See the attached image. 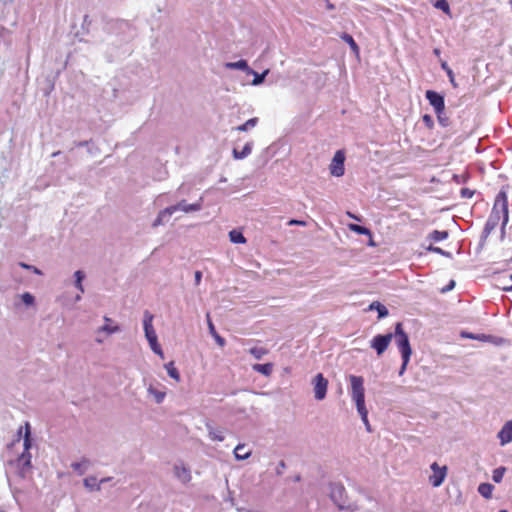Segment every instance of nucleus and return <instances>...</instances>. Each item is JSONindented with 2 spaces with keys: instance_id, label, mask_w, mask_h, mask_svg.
<instances>
[{
  "instance_id": "obj_1",
  "label": "nucleus",
  "mask_w": 512,
  "mask_h": 512,
  "mask_svg": "<svg viewBox=\"0 0 512 512\" xmlns=\"http://www.w3.org/2000/svg\"><path fill=\"white\" fill-rule=\"evenodd\" d=\"M501 214H503L502 232H504V228L509 220V211L507 194L502 190L497 194L492 211L485 222L482 231L483 238H488L491 232L497 227Z\"/></svg>"
},
{
  "instance_id": "obj_2",
  "label": "nucleus",
  "mask_w": 512,
  "mask_h": 512,
  "mask_svg": "<svg viewBox=\"0 0 512 512\" xmlns=\"http://www.w3.org/2000/svg\"><path fill=\"white\" fill-rule=\"evenodd\" d=\"M351 397L355 402L357 412L359 413L363 424L368 432H371V426L368 420V410L365 404L364 379L362 376L350 375Z\"/></svg>"
},
{
  "instance_id": "obj_3",
  "label": "nucleus",
  "mask_w": 512,
  "mask_h": 512,
  "mask_svg": "<svg viewBox=\"0 0 512 512\" xmlns=\"http://www.w3.org/2000/svg\"><path fill=\"white\" fill-rule=\"evenodd\" d=\"M396 346L401 354L402 364L399 368L398 374L402 376L409 364L412 348L410 345L409 335L405 332L402 322L396 323Z\"/></svg>"
},
{
  "instance_id": "obj_4",
  "label": "nucleus",
  "mask_w": 512,
  "mask_h": 512,
  "mask_svg": "<svg viewBox=\"0 0 512 512\" xmlns=\"http://www.w3.org/2000/svg\"><path fill=\"white\" fill-rule=\"evenodd\" d=\"M329 497L334 505L339 510L350 509V503L348 502L346 489L340 482L329 483Z\"/></svg>"
},
{
  "instance_id": "obj_5",
  "label": "nucleus",
  "mask_w": 512,
  "mask_h": 512,
  "mask_svg": "<svg viewBox=\"0 0 512 512\" xmlns=\"http://www.w3.org/2000/svg\"><path fill=\"white\" fill-rule=\"evenodd\" d=\"M393 338L396 340V325L394 326V332L373 336L370 340V347L378 356H381L387 350Z\"/></svg>"
},
{
  "instance_id": "obj_6",
  "label": "nucleus",
  "mask_w": 512,
  "mask_h": 512,
  "mask_svg": "<svg viewBox=\"0 0 512 512\" xmlns=\"http://www.w3.org/2000/svg\"><path fill=\"white\" fill-rule=\"evenodd\" d=\"M345 152L343 150H337L332 158L329 166L330 173L334 177H341L345 173Z\"/></svg>"
},
{
  "instance_id": "obj_7",
  "label": "nucleus",
  "mask_w": 512,
  "mask_h": 512,
  "mask_svg": "<svg viewBox=\"0 0 512 512\" xmlns=\"http://www.w3.org/2000/svg\"><path fill=\"white\" fill-rule=\"evenodd\" d=\"M312 384L315 399L318 401L325 399L328 389V380L324 375L322 373L316 374L313 378Z\"/></svg>"
},
{
  "instance_id": "obj_8",
  "label": "nucleus",
  "mask_w": 512,
  "mask_h": 512,
  "mask_svg": "<svg viewBox=\"0 0 512 512\" xmlns=\"http://www.w3.org/2000/svg\"><path fill=\"white\" fill-rule=\"evenodd\" d=\"M201 209H202V198H200L199 201H197L195 203H191V204L187 203L186 200H181L180 202H178L175 205L166 207V212L168 213L169 210H171L173 214L177 211L191 213V212L199 211Z\"/></svg>"
},
{
  "instance_id": "obj_9",
  "label": "nucleus",
  "mask_w": 512,
  "mask_h": 512,
  "mask_svg": "<svg viewBox=\"0 0 512 512\" xmlns=\"http://www.w3.org/2000/svg\"><path fill=\"white\" fill-rule=\"evenodd\" d=\"M425 98L433 107L435 113L445 110V97L442 93L435 90H427L425 92Z\"/></svg>"
},
{
  "instance_id": "obj_10",
  "label": "nucleus",
  "mask_w": 512,
  "mask_h": 512,
  "mask_svg": "<svg viewBox=\"0 0 512 512\" xmlns=\"http://www.w3.org/2000/svg\"><path fill=\"white\" fill-rule=\"evenodd\" d=\"M430 468L433 473L429 477V482L433 487H439L445 480L447 475V467H440L436 462H433Z\"/></svg>"
},
{
  "instance_id": "obj_11",
  "label": "nucleus",
  "mask_w": 512,
  "mask_h": 512,
  "mask_svg": "<svg viewBox=\"0 0 512 512\" xmlns=\"http://www.w3.org/2000/svg\"><path fill=\"white\" fill-rule=\"evenodd\" d=\"M174 476L184 485L188 484L191 479V470L189 466L182 461L176 462L173 466Z\"/></svg>"
},
{
  "instance_id": "obj_12",
  "label": "nucleus",
  "mask_w": 512,
  "mask_h": 512,
  "mask_svg": "<svg viewBox=\"0 0 512 512\" xmlns=\"http://www.w3.org/2000/svg\"><path fill=\"white\" fill-rule=\"evenodd\" d=\"M153 318L154 316L149 312L145 311L143 316V328L145 333V338L147 341H154L158 339L155 329L153 327Z\"/></svg>"
},
{
  "instance_id": "obj_13",
  "label": "nucleus",
  "mask_w": 512,
  "mask_h": 512,
  "mask_svg": "<svg viewBox=\"0 0 512 512\" xmlns=\"http://www.w3.org/2000/svg\"><path fill=\"white\" fill-rule=\"evenodd\" d=\"M497 437L501 446H505L512 442V419L505 422L499 430Z\"/></svg>"
},
{
  "instance_id": "obj_14",
  "label": "nucleus",
  "mask_w": 512,
  "mask_h": 512,
  "mask_svg": "<svg viewBox=\"0 0 512 512\" xmlns=\"http://www.w3.org/2000/svg\"><path fill=\"white\" fill-rule=\"evenodd\" d=\"M224 67L229 70H240L245 72L247 75H250V73H254V70L248 65L247 60L240 59L235 62H226L224 64Z\"/></svg>"
},
{
  "instance_id": "obj_15",
  "label": "nucleus",
  "mask_w": 512,
  "mask_h": 512,
  "mask_svg": "<svg viewBox=\"0 0 512 512\" xmlns=\"http://www.w3.org/2000/svg\"><path fill=\"white\" fill-rule=\"evenodd\" d=\"M253 143L247 142L241 150L233 148L232 155L236 160H242L248 157L252 152Z\"/></svg>"
},
{
  "instance_id": "obj_16",
  "label": "nucleus",
  "mask_w": 512,
  "mask_h": 512,
  "mask_svg": "<svg viewBox=\"0 0 512 512\" xmlns=\"http://www.w3.org/2000/svg\"><path fill=\"white\" fill-rule=\"evenodd\" d=\"M368 310L376 311L378 314V316H377L378 319H383L389 315V310L387 309V307L379 301H373L368 306Z\"/></svg>"
},
{
  "instance_id": "obj_17",
  "label": "nucleus",
  "mask_w": 512,
  "mask_h": 512,
  "mask_svg": "<svg viewBox=\"0 0 512 512\" xmlns=\"http://www.w3.org/2000/svg\"><path fill=\"white\" fill-rule=\"evenodd\" d=\"M252 369L255 372H258L266 377H269L273 372V363L267 362V363H256L252 365Z\"/></svg>"
},
{
  "instance_id": "obj_18",
  "label": "nucleus",
  "mask_w": 512,
  "mask_h": 512,
  "mask_svg": "<svg viewBox=\"0 0 512 512\" xmlns=\"http://www.w3.org/2000/svg\"><path fill=\"white\" fill-rule=\"evenodd\" d=\"M207 317H209V314H207ZM208 328H209V333L212 335V337L214 338L216 343L220 347H224L226 344V340L218 334V332L216 331V328H215L214 324L212 323V321L210 320V318H208Z\"/></svg>"
},
{
  "instance_id": "obj_19",
  "label": "nucleus",
  "mask_w": 512,
  "mask_h": 512,
  "mask_svg": "<svg viewBox=\"0 0 512 512\" xmlns=\"http://www.w3.org/2000/svg\"><path fill=\"white\" fill-rule=\"evenodd\" d=\"M229 240L233 244H244V243H246V238L243 235L242 231L239 230V229H232L229 232Z\"/></svg>"
},
{
  "instance_id": "obj_20",
  "label": "nucleus",
  "mask_w": 512,
  "mask_h": 512,
  "mask_svg": "<svg viewBox=\"0 0 512 512\" xmlns=\"http://www.w3.org/2000/svg\"><path fill=\"white\" fill-rule=\"evenodd\" d=\"M440 66H441V69L445 71V73L447 74V77L449 78V82L451 83V85L454 87V88H457L458 87V84L455 80V75H454V72L453 70L449 67L447 61L445 60H442L440 59Z\"/></svg>"
},
{
  "instance_id": "obj_21",
  "label": "nucleus",
  "mask_w": 512,
  "mask_h": 512,
  "mask_svg": "<svg viewBox=\"0 0 512 512\" xmlns=\"http://www.w3.org/2000/svg\"><path fill=\"white\" fill-rule=\"evenodd\" d=\"M83 482L84 486L90 491H99L101 488L100 482L95 476H88Z\"/></svg>"
},
{
  "instance_id": "obj_22",
  "label": "nucleus",
  "mask_w": 512,
  "mask_h": 512,
  "mask_svg": "<svg viewBox=\"0 0 512 512\" xmlns=\"http://www.w3.org/2000/svg\"><path fill=\"white\" fill-rule=\"evenodd\" d=\"M449 232L447 230H433L429 233L428 239L433 242H440L447 239Z\"/></svg>"
},
{
  "instance_id": "obj_23",
  "label": "nucleus",
  "mask_w": 512,
  "mask_h": 512,
  "mask_svg": "<svg viewBox=\"0 0 512 512\" xmlns=\"http://www.w3.org/2000/svg\"><path fill=\"white\" fill-rule=\"evenodd\" d=\"M25 435H24V439H23V446H24V450L23 451H26V452H29V450L31 449L32 445H33V439L31 437V428H30V424L28 422L25 423Z\"/></svg>"
},
{
  "instance_id": "obj_24",
  "label": "nucleus",
  "mask_w": 512,
  "mask_h": 512,
  "mask_svg": "<svg viewBox=\"0 0 512 512\" xmlns=\"http://www.w3.org/2000/svg\"><path fill=\"white\" fill-rule=\"evenodd\" d=\"M89 464H90V461L88 459H86V458H83L79 462L71 463V468L75 472H77L79 475H83L86 472L87 467H88Z\"/></svg>"
},
{
  "instance_id": "obj_25",
  "label": "nucleus",
  "mask_w": 512,
  "mask_h": 512,
  "mask_svg": "<svg viewBox=\"0 0 512 512\" xmlns=\"http://www.w3.org/2000/svg\"><path fill=\"white\" fill-rule=\"evenodd\" d=\"M348 228L350 231L355 232L358 235H364V236H371L372 232L371 230L363 225L351 223L348 225Z\"/></svg>"
},
{
  "instance_id": "obj_26",
  "label": "nucleus",
  "mask_w": 512,
  "mask_h": 512,
  "mask_svg": "<svg viewBox=\"0 0 512 512\" xmlns=\"http://www.w3.org/2000/svg\"><path fill=\"white\" fill-rule=\"evenodd\" d=\"M86 275L82 270H77L74 272V286L79 290L80 293H84L83 281Z\"/></svg>"
},
{
  "instance_id": "obj_27",
  "label": "nucleus",
  "mask_w": 512,
  "mask_h": 512,
  "mask_svg": "<svg viewBox=\"0 0 512 512\" xmlns=\"http://www.w3.org/2000/svg\"><path fill=\"white\" fill-rule=\"evenodd\" d=\"M173 215L172 211L169 210V212H166V208L161 210L155 220L153 221V226L157 227L159 225H162L164 222H167L169 218Z\"/></svg>"
},
{
  "instance_id": "obj_28",
  "label": "nucleus",
  "mask_w": 512,
  "mask_h": 512,
  "mask_svg": "<svg viewBox=\"0 0 512 512\" xmlns=\"http://www.w3.org/2000/svg\"><path fill=\"white\" fill-rule=\"evenodd\" d=\"M104 320H105V324L99 328V331L106 332L107 334L110 335V334H114L116 332H119L121 330L120 326H118V325H110L109 324L111 322L110 318L105 316Z\"/></svg>"
},
{
  "instance_id": "obj_29",
  "label": "nucleus",
  "mask_w": 512,
  "mask_h": 512,
  "mask_svg": "<svg viewBox=\"0 0 512 512\" xmlns=\"http://www.w3.org/2000/svg\"><path fill=\"white\" fill-rule=\"evenodd\" d=\"M233 453L237 460H245L250 456V451L246 450L245 445L242 444H238Z\"/></svg>"
},
{
  "instance_id": "obj_30",
  "label": "nucleus",
  "mask_w": 512,
  "mask_h": 512,
  "mask_svg": "<svg viewBox=\"0 0 512 512\" xmlns=\"http://www.w3.org/2000/svg\"><path fill=\"white\" fill-rule=\"evenodd\" d=\"M249 354L252 355L256 360H261L265 355L269 353V350L265 347H251L248 350Z\"/></svg>"
},
{
  "instance_id": "obj_31",
  "label": "nucleus",
  "mask_w": 512,
  "mask_h": 512,
  "mask_svg": "<svg viewBox=\"0 0 512 512\" xmlns=\"http://www.w3.org/2000/svg\"><path fill=\"white\" fill-rule=\"evenodd\" d=\"M493 489H494V486L492 484H490V483H481L478 486V493L482 497L488 499V498L491 497Z\"/></svg>"
},
{
  "instance_id": "obj_32",
  "label": "nucleus",
  "mask_w": 512,
  "mask_h": 512,
  "mask_svg": "<svg viewBox=\"0 0 512 512\" xmlns=\"http://www.w3.org/2000/svg\"><path fill=\"white\" fill-rule=\"evenodd\" d=\"M31 454L30 452L23 451L18 457V463L22 469H28L31 467Z\"/></svg>"
},
{
  "instance_id": "obj_33",
  "label": "nucleus",
  "mask_w": 512,
  "mask_h": 512,
  "mask_svg": "<svg viewBox=\"0 0 512 512\" xmlns=\"http://www.w3.org/2000/svg\"><path fill=\"white\" fill-rule=\"evenodd\" d=\"M340 38L349 45V47L351 48L352 51H354L356 53L359 52V46L356 43V41L354 40L352 35H350L349 33L343 32L341 34Z\"/></svg>"
},
{
  "instance_id": "obj_34",
  "label": "nucleus",
  "mask_w": 512,
  "mask_h": 512,
  "mask_svg": "<svg viewBox=\"0 0 512 512\" xmlns=\"http://www.w3.org/2000/svg\"><path fill=\"white\" fill-rule=\"evenodd\" d=\"M257 123H258V118L253 117V118L248 119L245 123L237 126L235 128V130L240 131V132H246L249 129L254 128L257 125Z\"/></svg>"
},
{
  "instance_id": "obj_35",
  "label": "nucleus",
  "mask_w": 512,
  "mask_h": 512,
  "mask_svg": "<svg viewBox=\"0 0 512 512\" xmlns=\"http://www.w3.org/2000/svg\"><path fill=\"white\" fill-rule=\"evenodd\" d=\"M268 73H269L268 69L264 70L261 73H258L254 70V73H250V75H253L252 85H254V86L261 85L265 81Z\"/></svg>"
},
{
  "instance_id": "obj_36",
  "label": "nucleus",
  "mask_w": 512,
  "mask_h": 512,
  "mask_svg": "<svg viewBox=\"0 0 512 512\" xmlns=\"http://www.w3.org/2000/svg\"><path fill=\"white\" fill-rule=\"evenodd\" d=\"M165 369H166L169 377H171L172 379H174L176 381L180 380V373H179L178 369L175 367L174 362L171 361V362H168L167 364H165Z\"/></svg>"
},
{
  "instance_id": "obj_37",
  "label": "nucleus",
  "mask_w": 512,
  "mask_h": 512,
  "mask_svg": "<svg viewBox=\"0 0 512 512\" xmlns=\"http://www.w3.org/2000/svg\"><path fill=\"white\" fill-rule=\"evenodd\" d=\"M208 431H209V437L218 442H222L225 439L224 433L220 429H213L211 426L207 425Z\"/></svg>"
},
{
  "instance_id": "obj_38",
  "label": "nucleus",
  "mask_w": 512,
  "mask_h": 512,
  "mask_svg": "<svg viewBox=\"0 0 512 512\" xmlns=\"http://www.w3.org/2000/svg\"><path fill=\"white\" fill-rule=\"evenodd\" d=\"M426 250L428 252H432V253H436V254H439V255H442L446 258H449V259H452L453 258V254L449 251H446V250H443L442 248L438 247V246H434L433 244H430Z\"/></svg>"
},
{
  "instance_id": "obj_39",
  "label": "nucleus",
  "mask_w": 512,
  "mask_h": 512,
  "mask_svg": "<svg viewBox=\"0 0 512 512\" xmlns=\"http://www.w3.org/2000/svg\"><path fill=\"white\" fill-rule=\"evenodd\" d=\"M461 337L466 339L478 340L482 342H486L487 334H474L468 331H462Z\"/></svg>"
},
{
  "instance_id": "obj_40",
  "label": "nucleus",
  "mask_w": 512,
  "mask_h": 512,
  "mask_svg": "<svg viewBox=\"0 0 512 512\" xmlns=\"http://www.w3.org/2000/svg\"><path fill=\"white\" fill-rule=\"evenodd\" d=\"M506 468L504 466L497 467L492 472V480L495 483H500L503 480Z\"/></svg>"
},
{
  "instance_id": "obj_41",
  "label": "nucleus",
  "mask_w": 512,
  "mask_h": 512,
  "mask_svg": "<svg viewBox=\"0 0 512 512\" xmlns=\"http://www.w3.org/2000/svg\"><path fill=\"white\" fill-rule=\"evenodd\" d=\"M435 114H436V116H437V121H438V123H439L442 127L446 128V127H448V126L450 125V119H449V117L446 115L445 110L438 111V112H436Z\"/></svg>"
},
{
  "instance_id": "obj_42",
  "label": "nucleus",
  "mask_w": 512,
  "mask_h": 512,
  "mask_svg": "<svg viewBox=\"0 0 512 512\" xmlns=\"http://www.w3.org/2000/svg\"><path fill=\"white\" fill-rule=\"evenodd\" d=\"M20 298L23 304L27 307L33 306L35 304V297L30 292H24L20 295Z\"/></svg>"
},
{
  "instance_id": "obj_43",
  "label": "nucleus",
  "mask_w": 512,
  "mask_h": 512,
  "mask_svg": "<svg viewBox=\"0 0 512 512\" xmlns=\"http://www.w3.org/2000/svg\"><path fill=\"white\" fill-rule=\"evenodd\" d=\"M434 7L443 11L446 14L450 13V5L447 0H436Z\"/></svg>"
},
{
  "instance_id": "obj_44",
  "label": "nucleus",
  "mask_w": 512,
  "mask_h": 512,
  "mask_svg": "<svg viewBox=\"0 0 512 512\" xmlns=\"http://www.w3.org/2000/svg\"><path fill=\"white\" fill-rule=\"evenodd\" d=\"M486 342L492 343L496 346H502L506 343V339L503 337L487 334Z\"/></svg>"
},
{
  "instance_id": "obj_45",
  "label": "nucleus",
  "mask_w": 512,
  "mask_h": 512,
  "mask_svg": "<svg viewBox=\"0 0 512 512\" xmlns=\"http://www.w3.org/2000/svg\"><path fill=\"white\" fill-rule=\"evenodd\" d=\"M149 393L152 394L155 398L156 403L160 404L163 402L165 398V393L159 390L154 389L153 387H150L148 389Z\"/></svg>"
},
{
  "instance_id": "obj_46",
  "label": "nucleus",
  "mask_w": 512,
  "mask_h": 512,
  "mask_svg": "<svg viewBox=\"0 0 512 512\" xmlns=\"http://www.w3.org/2000/svg\"><path fill=\"white\" fill-rule=\"evenodd\" d=\"M148 343H149V346H150L151 350L155 354H157V355H159L160 357L163 358V350L161 348V345L158 342V339H156L154 341H149Z\"/></svg>"
},
{
  "instance_id": "obj_47",
  "label": "nucleus",
  "mask_w": 512,
  "mask_h": 512,
  "mask_svg": "<svg viewBox=\"0 0 512 512\" xmlns=\"http://www.w3.org/2000/svg\"><path fill=\"white\" fill-rule=\"evenodd\" d=\"M21 268L25 269V270H29V271H32L34 274L36 275H42V271L37 268L36 266L34 265H31V264H28V263H25V262H19L18 264Z\"/></svg>"
},
{
  "instance_id": "obj_48",
  "label": "nucleus",
  "mask_w": 512,
  "mask_h": 512,
  "mask_svg": "<svg viewBox=\"0 0 512 512\" xmlns=\"http://www.w3.org/2000/svg\"><path fill=\"white\" fill-rule=\"evenodd\" d=\"M422 121L424 123V125L428 128V129H433L434 128V119L431 115L429 114H424L422 116Z\"/></svg>"
},
{
  "instance_id": "obj_49",
  "label": "nucleus",
  "mask_w": 512,
  "mask_h": 512,
  "mask_svg": "<svg viewBox=\"0 0 512 512\" xmlns=\"http://www.w3.org/2000/svg\"><path fill=\"white\" fill-rule=\"evenodd\" d=\"M468 178L469 177L465 174H453L452 180L457 184H465Z\"/></svg>"
},
{
  "instance_id": "obj_50",
  "label": "nucleus",
  "mask_w": 512,
  "mask_h": 512,
  "mask_svg": "<svg viewBox=\"0 0 512 512\" xmlns=\"http://www.w3.org/2000/svg\"><path fill=\"white\" fill-rule=\"evenodd\" d=\"M474 194L475 190H472L470 188L464 187L460 190V195L462 198H472Z\"/></svg>"
},
{
  "instance_id": "obj_51",
  "label": "nucleus",
  "mask_w": 512,
  "mask_h": 512,
  "mask_svg": "<svg viewBox=\"0 0 512 512\" xmlns=\"http://www.w3.org/2000/svg\"><path fill=\"white\" fill-rule=\"evenodd\" d=\"M285 468H286L285 461L284 460L279 461V463L277 464V467L275 469L276 475H278V476L282 475Z\"/></svg>"
},
{
  "instance_id": "obj_52",
  "label": "nucleus",
  "mask_w": 512,
  "mask_h": 512,
  "mask_svg": "<svg viewBox=\"0 0 512 512\" xmlns=\"http://www.w3.org/2000/svg\"><path fill=\"white\" fill-rule=\"evenodd\" d=\"M287 225H289V226H306V222L304 220H299V219H290L287 222Z\"/></svg>"
},
{
  "instance_id": "obj_53",
  "label": "nucleus",
  "mask_w": 512,
  "mask_h": 512,
  "mask_svg": "<svg viewBox=\"0 0 512 512\" xmlns=\"http://www.w3.org/2000/svg\"><path fill=\"white\" fill-rule=\"evenodd\" d=\"M455 285H456V282L452 279V280H450V281L448 282V284H447L445 287H443V288L441 289V292H442V293H447V292H449V291L453 290V289H454V287H455Z\"/></svg>"
},
{
  "instance_id": "obj_54",
  "label": "nucleus",
  "mask_w": 512,
  "mask_h": 512,
  "mask_svg": "<svg viewBox=\"0 0 512 512\" xmlns=\"http://www.w3.org/2000/svg\"><path fill=\"white\" fill-rule=\"evenodd\" d=\"M202 276H203V274L201 271H199V270L195 271V273H194L195 285L198 286L201 283Z\"/></svg>"
},
{
  "instance_id": "obj_55",
  "label": "nucleus",
  "mask_w": 512,
  "mask_h": 512,
  "mask_svg": "<svg viewBox=\"0 0 512 512\" xmlns=\"http://www.w3.org/2000/svg\"><path fill=\"white\" fill-rule=\"evenodd\" d=\"M92 141L91 140H83L79 142H75L76 147H87Z\"/></svg>"
},
{
  "instance_id": "obj_56",
  "label": "nucleus",
  "mask_w": 512,
  "mask_h": 512,
  "mask_svg": "<svg viewBox=\"0 0 512 512\" xmlns=\"http://www.w3.org/2000/svg\"><path fill=\"white\" fill-rule=\"evenodd\" d=\"M325 2V7L327 10H334L335 9V5L330 2V0H324Z\"/></svg>"
},
{
  "instance_id": "obj_57",
  "label": "nucleus",
  "mask_w": 512,
  "mask_h": 512,
  "mask_svg": "<svg viewBox=\"0 0 512 512\" xmlns=\"http://www.w3.org/2000/svg\"><path fill=\"white\" fill-rule=\"evenodd\" d=\"M347 215L351 218V219H354L356 221H360V217L351 213V212H347Z\"/></svg>"
},
{
  "instance_id": "obj_58",
  "label": "nucleus",
  "mask_w": 512,
  "mask_h": 512,
  "mask_svg": "<svg viewBox=\"0 0 512 512\" xmlns=\"http://www.w3.org/2000/svg\"><path fill=\"white\" fill-rule=\"evenodd\" d=\"M112 480H113L112 477H105V478H102L101 480H99V482H100V485H102V484H104L106 482H110Z\"/></svg>"
},
{
  "instance_id": "obj_59",
  "label": "nucleus",
  "mask_w": 512,
  "mask_h": 512,
  "mask_svg": "<svg viewBox=\"0 0 512 512\" xmlns=\"http://www.w3.org/2000/svg\"><path fill=\"white\" fill-rule=\"evenodd\" d=\"M433 54H434L436 57H438V58H439V57H440V55H441V50H440V48H434V49H433Z\"/></svg>"
},
{
  "instance_id": "obj_60",
  "label": "nucleus",
  "mask_w": 512,
  "mask_h": 512,
  "mask_svg": "<svg viewBox=\"0 0 512 512\" xmlns=\"http://www.w3.org/2000/svg\"><path fill=\"white\" fill-rule=\"evenodd\" d=\"M301 479H302V478H301V475H300V474H297V475H295V476L293 477V479H292V480H293L294 482H300V481H301Z\"/></svg>"
},
{
  "instance_id": "obj_61",
  "label": "nucleus",
  "mask_w": 512,
  "mask_h": 512,
  "mask_svg": "<svg viewBox=\"0 0 512 512\" xmlns=\"http://www.w3.org/2000/svg\"><path fill=\"white\" fill-rule=\"evenodd\" d=\"M486 240H487V238H483V234L481 233V236H480V241H479V243H480V244H482V245H485V243H486Z\"/></svg>"
},
{
  "instance_id": "obj_62",
  "label": "nucleus",
  "mask_w": 512,
  "mask_h": 512,
  "mask_svg": "<svg viewBox=\"0 0 512 512\" xmlns=\"http://www.w3.org/2000/svg\"><path fill=\"white\" fill-rule=\"evenodd\" d=\"M225 182H227V178L224 176H221L219 179V183H225Z\"/></svg>"
},
{
  "instance_id": "obj_63",
  "label": "nucleus",
  "mask_w": 512,
  "mask_h": 512,
  "mask_svg": "<svg viewBox=\"0 0 512 512\" xmlns=\"http://www.w3.org/2000/svg\"><path fill=\"white\" fill-rule=\"evenodd\" d=\"M80 300H81V295L80 294L76 295L75 296V301H80Z\"/></svg>"
},
{
  "instance_id": "obj_64",
  "label": "nucleus",
  "mask_w": 512,
  "mask_h": 512,
  "mask_svg": "<svg viewBox=\"0 0 512 512\" xmlns=\"http://www.w3.org/2000/svg\"><path fill=\"white\" fill-rule=\"evenodd\" d=\"M504 290H505V291H508V292H512V285H511V286H509V287H507V288H505Z\"/></svg>"
}]
</instances>
